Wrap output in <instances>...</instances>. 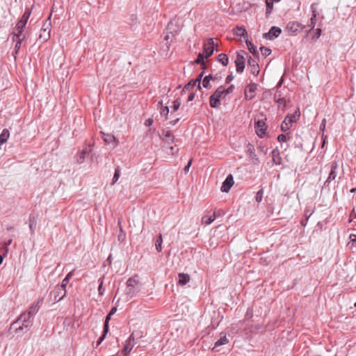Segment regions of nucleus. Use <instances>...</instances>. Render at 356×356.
I'll return each instance as SVG.
<instances>
[{
    "instance_id": "obj_1",
    "label": "nucleus",
    "mask_w": 356,
    "mask_h": 356,
    "mask_svg": "<svg viewBox=\"0 0 356 356\" xmlns=\"http://www.w3.org/2000/svg\"><path fill=\"white\" fill-rule=\"evenodd\" d=\"M234 88V85H231L227 89L223 86L218 87L214 93L209 97V104L211 108H218L220 106V99H223L226 95L232 93Z\"/></svg>"
},
{
    "instance_id": "obj_2",
    "label": "nucleus",
    "mask_w": 356,
    "mask_h": 356,
    "mask_svg": "<svg viewBox=\"0 0 356 356\" xmlns=\"http://www.w3.org/2000/svg\"><path fill=\"white\" fill-rule=\"evenodd\" d=\"M31 316L26 312L20 315L16 321L10 327V330L17 333L27 332L30 325V318Z\"/></svg>"
},
{
    "instance_id": "obj_3",
    "label": "nucleus",
    "mask_w": 356,
    "mask_h": 356,
    "mask_svg": "<svg viewBox=\"0 0 356 356\" xmlns=\"http://www.w3.org/2000/svg\"><path fill=\"white\" fill-rule=\"evenodd\" d=\"M138 275L130 277L127 281V286L124 291V294L127 300L131 299L139 293L142 286L141 282L137 279Z\"/></svg>"
},
{
    "instance_id": "obj_4",
    "label": "nucleus",
    "mask_w": 356,
    "mask_h": 356,
    "mask_svg": "<svg viewBox=\"0 0 356 356\" xmlns=\"http://www.w3.org/2000/svg\"><path fill=\"white\" fill-rule=\"evenodd\" d=\"M31 11L29 9H26L23 14L22 18L19 19V21L17 23L14 31H13V35L16 38H20L22 36H25L23 34L24 29L25 28V26L27 23V21L29 18L30 17Z\"/></svg>"
},
{
    "instance_id": "obj_5",
    "label": "nucleus",
    "mask_w": 356,
    "mask_h": 356,
    "mask_svg": "<svg viewBox=\"0 0 356 356\" xmlns=\"http://www.w3.org/2000/svg\"><path fill=\"white\" fill-rule=\"evenodd\" d=\"M300 116V111L299 109L296 111L294 114L288 115L281 124V129L282 131H288L293 122H296Z\"/></svg>"
},
{
    "instance_id": "obj_6",
    "label": "nucleus",
    "mask_w": 356,
    "mask_h": 356,
    "mask_svg": "<svg viewBox=\"0 0 356 356\" xmlns=\"http://www.w3.org/2000/svg\"><path fill=\"white\" fill-rule=\"evenodd\" d=\"M247 55V53L244 51H241L237 52L236 58L235 60V64L236 67L237 72H242L245 68V56Z\"/></svg>"
},
{
    "instance_id": "obj_7",
    "label": "nucleus",
    "mask_w": 356,
    "mask_h": 356,
    "mask_svg": "<svg viewBox=\"0 0 356 356\" xmlns=\"http://www.w3.org/2000/svg\"><path fill=\"white\" fill-rule=\"evenodd\" d=\"M215 43L213 38L207 39L203 43V53L205 54V58L210 57L214 51Z\"/></svg>"
},
{
    "instance_id": "obj_8",
    "label": "nucleus",
    "mask_w": 356,
    "mask_h": 356,
    "mask_svg": "<svg viewBox=\"0 0 356 356\" xmlns=\"http://www.w3.org/2000/svg\"><path fill=\"white\" fill-rule=\"evenodd\" d=\"M51 15L49 17L46 22L44 24L42 28L41 29L40 33L39 35V38L42 40V42L47 41L50 38V22H47V21L50 20Z\"/></svg>"
},
{
    "instance_id": "obj_9",
    "label": "nucleus",
    "mask_w": 356,
    "mask_h": 356,
    "mask_svg": "<svg viewBox=\"0 0 356 356\" xmlns=\"http://www.w3.org/2000/svg\"><path fill=\"white\" fill-rule=\"evenodd\" d=\"M136 344L135 339L133 335H130L128 339L126 340L124 348L122 349V354L124 356H127Z\"/></svg>"
},
{
    "instance_id": "obj_10",
    "label": "nucleus",
    "mask_w": 356,
    "mask_h": 356,
    "mask_svg": "<svg viewBox=\"0 0 356 356\" xmlns=\"http://www.w3.org/2000/svg\"><path fill=\"white\" fill-rule=\"evenodd\" d=\"M339 168V164L337 161H333L330 166V172L329 173V176L326 181H325V185H329V184L334 180L337 177V170Z\"/></svg>"
},
{
    "instance_id": "obj_11",
    "label": "nucleus",
    "mask_w": 356,
    "mask_h": 356,
    "mask_svg": "<svg viewBox=\"0 0 356 356\" xmlns=\"http://www.w3.org/2000/svg\"><path fill=\"white\" fill-rule=\"evenodd\" d=\"M281 33L282 30L280 28L272 26L268 33L264 34V38L265 39L272 40L277 38Z\"/></svg>"
},
{
    "instance_id": "obj_12",
    "label": "nucleus",
    "mask_w": 356,
    "mask_h": 356,
    "mask_svg": "<svg viewBox=\"0 0 356 356\" xmlns=\"http://www.w3.org/2000/svg\"><path fill=\"white\" fill-rule=\"evenodd\" d=\"M254 129L257 136L263 138L266 134V126L263 120H258L254 124Z\"/></svg>"
},
{
    "instance_id": "obj_13",
    "label": "nucleus",
    "mask_w": 356,
    "mask_h": 356,
    "mask_svg": "<svg viewBox=\"0 0 356 356\" xmlns=\"http://www.w3.org/2000/svg\"><path fill=\"white\" fill-rule=\"evenodd\" d=\"M247 154H248L249 159L252 163H253L254 164L259 163V158L257 157V154H255L254 147L250 143H248L247 145Z\"/></svg>"
},
{
    "instance_id": "obj_14",
    "label": "nucleus",
    "mask_w": 356,
    "mask_h": 356,
    "mask_svg": "<svg viewBox=\"0 0 356 356\" xmlns=\"http://www.w3.org/2000/svg\"><path fill=\"white\" fill-rule=\"evenodd\" d=\"M234 179L233 176L229 174L225 180L223 181L222 185L221 186V191L222 192L228 193L232 188V186L234 185Z\"/></svg>"
},
{
    "instance_id": "obj_15",
    "label": "nucleus",
    "mask_w": 356,
    "mask_h": 356,
    "mask_svg": "<svg viewBox=\"0 0 356 356\" xmlns=\"http://www.w3.org/2000/svg\"><path fill=\"white\" fill-rule=\"evenodd\" d=\"M257 86L255 83L249 84L245 91V97L247 99H252L254 97V92Z\"/></svg>"
},
{
    "instance_id": "obj_16",
    "label": "nucleus",
    "mask_w": 356,
    "mask_h": 356,
    "mask_svg": "<svg viewBox=\"0 0 356 356\" xmlns=\"http://www.w3.org/2000/svg\"><path fill=\"white\" fill-rule=\"evenodd\" d=\"M311 9L312 12V16L309 20V23L308 26L310 27V29H313L316 24V15H317V8L316 4L313 3L311 6Z\"/></svg>"
},
{
    "instance_id": "obj_17",
    "label": "nucleus",
    "mask_w": 356,
    "mask_h": 356,
    "mask_svg": "<svg viewBox=\"0 0 356 356\" xmlns=\"http://www.w3.org/2000/svg\"><path fill=\"white\" fill-rule=\"evenodd\" d=\"M248 65L250 67L251 73L254 76H257L259 72V67L257 62L250 57L248 59Z\"/></svg>"
},
{
    "instance_id": "obj_18",
    "label": "nucleus",
    "mask_w": 356,
    "mask_h": 356,
    "mask_svg": "<svg viewBox=\"0 0 356 356\" xmlns=\"http://www.w3.org/2000/svg\"><path fill=\"white\" fill-rule=\"evenodd\" d=\"M287 29L293 33H297L303 29V26L297 22H289Z\"/></svg>"
},
{
    "instance_id": "obj_19",
    "label": "nucleus",
    "mask_w": 356,
    "mask_h": 356,
    "mask_svg": "<svg viewBox=\"0 0 356 356\" xmlns=\"http://www.w3.org/2000/svg\"><path fill=\"white\" fill-rule=\"evenodd\" d=\"M74 270H72V271H70L67 275V276L63 280L62 284L60 285V286H61V288H60L61 291H62L63 292V294H62L63 296H65V295H66V286L68 284V282L70 281V279L72 277Z\"/></svg>"
},
{
    "instance_id": "obj_20",
    "label": "nucleus",
    "mask_w": 356,
    "mask_h": 356,
    "mask_svg": "<svg viewBox=\"0 0 356 356\" xmlns=\"http://www.w3.org/2000/svg\"><path fill=\"white\" fill-rule=\"evenodd\" d=\"M61 286H57L54 291H53L52 293H51V295L54 294V299H53V301L54 302H59L60 300H61L62 299H63V298L65 296H63L62 294H63V291H61Z\"/></svg>"
},
{
    "instance_id": "obj_21",
    "label": "nucleus",
    "mask_w": 356,
    "mask_h": 356,
    "mask_svg": "<svg viewBox=\"0 0 356 356\" xmlns=\"http://www.w3.org/2000/svg\"><path fill=\"white\" fill-rule=\"evenodd\" d=\"M90 152V149L88 147H85L81 151L79 152L76 155V161L79 163H81L85 160V157L86 154H88Z\"/></svg>"
},
{
    "instance_id": "obj_22",
    "label": "nucleus",
    "mask_w": 356,
    "mask_h": 356,
    "mask_svg": "<svg viewBox=\"0 0 356 356\" xmlns=\"http://www.w3.org/2000/svg\"><path fill=\"white\" fill-rule=\"evenodd\" d=\"M102 134L104 136V140L105 141V143H106L107 144L113 143L114 147L118 146L119 142L113 135L110 134H106L104 133H102Z\"/></svg>"
},
{
    "instance_id": "obj_23",
    "label": "nucleus",
    "mask_w": 356,
    "mask_h": 356,
    "mask_svg": "<svg viewBox=\"0 0 356 356\" xmlns=\"http://www.w3.org/2000/svg\"><path fill=\"white\" fill-rule=\"evenodd\" d=\"M271 154L273 163L275 165L281 164L282 158L280 155V151L277 148L272 151Z\"/></svg>"
},
{
    "instance_id": "obj_24",
    "label": "nucleus",
    "mask_w": 356,
    "mask_h": 356,
    "mask_svg": "<svg viewBox=\"0 0 356 356\" xmlns=\"http://www.w3.org/2000/svg\"><path fill=\"white\" fill-rule=\"evenodd\" d=\"M178 283L181 285H185L190 281V275L188 274L181 273L178 275Z\"/></svg>"
},
{
    "instance_id": "obj_25",
    "label": "nucleus",
    "mask_w": 356,
    "mask_h": 356,
    "mask_svg": "<svg viewBox=\"0 0 356 356\" xmlns=\"http://www.w3.org/2000/svg\"><path fill=\"white\" fill-rule=\"evenodd\" d=\"M162 136H163V140H164L165 142H173L174 140V136L172 134V132L170 130H163L162 131Z\"/></svg>"
},
{
    "instance_id": "obj_26",
    "label": "nucleus",
    "mask_w": 356,
    "mask_h": 356,
    "mask_svg": "<svg viewBox=\"0 0 356 356\" xmlns=\"http://www.w3.org/2000/svg\"><path fill=\"white\" fill-rule=\"evenodd\" d=\"M42 300H38L36 303L33 304L29 307V309L28 312H26L30 316L32 317L34 316L40 308V304L41 303Z\"/></svg>"
},
{
    "instance_id": "obj_27",
    "label": "nucleus",
    "mask_w": 356,
    "mask_h": 356,
    "mask_svg": "<svg viewBox=\"0 0 356 356\" xmlns=\"http://www.w3.org/2000/svg\"><path fill=\"white\" fill-rule=\"evenodd\" d=\"M234 33L236 35L241 38H245L248 35L247 31L244 26H237L235 29H234Z\"/></svg>"
},
{
    "instance_id": "obj_28",
    "label": "nucleus",
    "mask_w": 356,
    "mask_h": 356,
    "mask_svg": "<svg viewBox=\"0 0 356 356\" xmlns=\"http://www.w3.org/2000/svg\"><path fill=\"white\" fill-rule=\"evenodd\" d=\"M197 86V88L199 90L201 89L200 85V79H195L194 80L191 81L187 85H186L183 89V91L188 90L190 87H194Z\"/></svg>"
},
{
    "instance_id": "obj_29",
    "label": "nucleus",
    "mask_w": 356,
    "mask_h": 356,
    "mask_svg": "<svg viewBox=\"0 0 356 356\" xmlns=\"http://www.w3.org/2000/svg\"><path fill=\"white\" fill-rule=\"evenodd\" d=\"M274 99L280 105L284 106L286 103V99L282 97V94L280 91L275 92L274 95Z\"/></svg>"
},
{
    "instance_id": "obj_30",
    "label": "nucleus",
    "mask_w": 356,
    "mask_h": 356,
    "mask_svg": "<svg viewBox=\"0 0 356 356\" xmlns=\"http://www.w3.org/2000/svg\"><path fill=\"white\" fill-rule=\"evenodd\" d=\"M25 36H22L20 38H16L13 36V41L15 42V53L17 54L19 49L21 47L22 42L24 40Z\"/></svg>"
},
{
    "instance_id": "obj_31",
    "label": "nucleus",
    "mask_w": 356,
    "mask_h": 356,
    "mask_svg": "<svg viewBox=\"0 0 356 356\" xmlns=\"http://www.w3.org/2000/svg\"><path fill=\"white\" fill-rule=\"evenodd\" d=\"M218 61L223 66H227L229 63V58L225 54H220L218 56Z\"/></svg>"
},
{
    "instance_id": "obj_32",
    "label": "nucleus",
    "mask_w": 356,
    "mask_h": 356,
    "mask_svg": "<svg viewBox=\"0 0 356 356\" xmlns=\"http://www.w3.org/2000/svg\"><path fill=\"white\" fill-rule=\"evenodd\" d=\"M229 342L226 335L220 337L217 341H216L213 349H216L218 346L225 345Z\"/></svg>"
},
{
    "instance_id": "obj_33",
    "label": "nucleus",
    "mask_w": 356,
    "mask_h": 356,
    "mask_svg": "<svg viewBox=\"0 0 356 356\" xmlns=\"http://www.w3.org/2000/svg\"><path fill=\"white\" fill-rule=\"evenodd\" d=\"M246 44L248 50L255 56H259V52L257 50L255 46L250 41L246 40Z\"/></svg>"
},
{
    "instance_id": "obj_34",
    "label": "nucleus",
    "mask_w": 356,
    "mask_h": 356,
    "mask_svg": "<svg viewBox=\"0 0 356 356\" xmlns=\"http://www.w3.org/2000/svg\"><path fill=\"white\" fill-rule=\"evenodd\" d=\"M162 243L163 238L162 235L160 234L155 241V247L158 252H161L162 250Z\"/></svg>"
},
{
    "instance_id": "obj_35",
    "label": "nucleus",
    "mask_w": 356,
    "mask_h": 356,
    "mask_svg": "<svg viewBox=\"0 0 356 356\" xmlns=\"http://www.w3.org/2000/svg\"><path fill=\"white\" fill-rule=\"evenodd\" d=\"M216 219V214L213 213V214L209 217L208 216H203L202 218V221L203 223L206 225H210L211 222L214 221Z\"/></svg>"
},
{
    "instance_id": "obj_36",
    "label": "nucleus",
    "mask_w": 356,
    "mask_h": 356,
    "mask_svg": "<svg viewBox=\"0 0 356 356\" xmlns=\"http://www.w3.org/2000/svg\"><path fill=\"white\" fill-rule=\"evenodd\" d=\"M9 136V131L7 129H4L0 135V140L4 143L8 140Z\"/></svg>"
},
{
    "instance_id": "obj_37",
    "label": "nucleus",
    "mask_w": 356,
    "mask_h": 356,
    "mask_svg": "<svg viewBox=\"0 0 356 356\" xmlns=\"http://www.w3.org/2000/svg\"><path fill=\"white\" fill-rule=\"evenodd\" d=\"M204 58H206L205 54L204 53H200L195 63L197 64H201L202 65V67L205 68V63L204 62Z\"/></svg>"
},
{
    "instance_id": "obj_38",
    "label": "nucleus",
    "mask_w": 356,
    "mask_h": 356,
    "mask_svg": "<svg viewBox=\"0 0 356 356\" xmlns=\"http://www.w3.org/2000/svg\"><path fill=\"white\" fill-rule=\"evenodd\" d=\"M120 176V169L119 167H118L115 170V173H114L112 183H111L112 185H113L118 180Z\"/></svg>"
},
{
    "instance_id": "obj_39",
    "label": "nucleus",
    "mask_w": 356,
    "mask_h": 356,
    "mask_svg": "<svg viewBox=\"0 0 356 356\" xmlns=\"http://www.w3.org/2000/svg\"><path fill=\"white\" fill-rule=\"evenodd\" d=\"M274 0H266V13H270L273 7Z\"/></svg>"
},
{
    "instance_id": "obj_40",
    "label": "nucleus",
    "mask_w": 356,
    "mask_h": 356,
    "mask_svg": "<svg viewBox=\"0 0 356 356\" xmlns=\"http://www.w3.org/2000/svg\"><path fill=\"white\" fill-rule=\"evenodd\" d=\"M260 50H261V54L264 56H268L271 54V50L269 48H267L266 47H261Z\"/></svg>"
},
{
    "instance_id": "obj_41",
    "label": "nucleus",
    "mask_w": 356,
    "mask_h": 356,
    "mask_svg": "<svg viewBox=\"0 0 356 356\" xmlns=\"http://www.w3.org/2000/svg\"><path fill=\"white\" fill-rule=\"evenodd\" d=\"M181 105V99H177L176 100H175L173 102V106H172V109L174 111H176L178 110V108H179Z\"/></svg>"
},
{
    "instance_id": "obj_42",
    "label": "nucleus",
    "mask_w": 356,
    "mask_h": 356,
    "mask_svg": "<svg viewBox=\"0 0 356 356\" xmlns=\"http://www.w3.org/2000/svg\"><path fill=\"white\" fill-rule=\"evenodd\" d=\"M120 224H121V222L120 220L118 221V225L120 226V234L118 236V240L120 241H123L125 238V234L122 231V229L120 226Z\"/></svg>"
},
{
    "instance_id": "obj_43",
    "label": "nucleus",
    "mask_w": 356,
    "mask_h": 356,
    "mask_svg": "<svg viewBox=\"0 0 356 356\" xmlns=\"http://www.w3.org/2000/svg\"><path fill=\"white\" fill-rule=\"evenodd\" d=\"M99 282H100V283H99V286L98 288V291H99V295L102 296L104 292V289L103 288V283H104L103 278H101L99 280Z\"/></svg>"
},
{
    "instance_id": "obj_44",
    "label": "nucleus",
    "mask_w": 356,
    "mask_h": 356,
    "mask_svg": "<svg viewBox=\"0 0 356 356\" xmlns=\"http://www.w3.org/2000/svg\"><path fill=\"white\" fill-rule=\"evenodd\" d=\"M160 113H161V115H164L165 117H167V115L169 113V108H168V106H164V107L161 108Z\"/></svg>"
},
{
    "instance_id": "obj_45",
    "label": "nucleus",
    "mask_w": 356,
    "mask_h": 356,
    "mask_svg": "<svg viewBox=\"0 0 356 356\" xmlns=\"http://www.w3.org/2000/svg\"><path fill=\"white\" fill-rule=\"evenodd\" d=\"M209 83H210V81L209 79V77H204L203 79V80H202V86H203L204 88H210Z\"/></svg>"
},
{
    "instance_id": "obj_46",
    "label": "nucleus",
    "mask_w": 356,
    "mask_h": 356,
    "mask_svg": "<svg viewBox=\"0 0 356 356\" xmlns=\"http://www.w3.org/2000/svg\"><path fill=\"white\" fill-rule=\"evenodd\" d=\"M262 195H263V190L261 189L257 193L256 201L257 202H260L261 201V200H262Z\"/></svg>"
},
{
    "instance_id": "obj_47",
    "label": "nucleus",
    "mask_w": 356,
    "mask_h": 356,
    "mask_svg": "<svg viewBox=\"0 0 356 356\" xmlns=\"http://www.w3.org/2000/svg\"><path fill=\"white\" fill-rule=\"evenodd\" d=\"M325 127H326V120L324 118L322 120L321 124L320 125V131L323 133L325 130Z\"/></svg>"
},
{
    "instance_id": "obj_48",
    "label": "nucleus",
    "mask_w": 356,
    "mask_h": 356,
    "mask_svg": "<svg viewBox=\"0 0 356 356\" xmlns=\"http://www.w3.org/2000/svg\"><path fill=\"white\" fill-rule=\"evenodd\" d=\"M277 140L279 142H285L287 140V136L284 134H280L278 136Z\"/></svg>"
},
{
    "instance_id": "obj_49",
    "label": "nucleus",
    "mask_w": 356,
    "mask_h": 356,
    "mask_svg": "<svg viewBox=\"0 0 356 356\" xmlns=\"http://www.w3.org/2000/svg\"><path fill=\"white\" fill-rule=\"evenodd\" d=\"M108 321L109 320H107V318H106L105 323H104V331H103L102 334H107L108 332Z\"/></svg>"
},
{
    "instance_id": "obj_50",
    "label": "nucleus",
    "mask_w": 356,
    "mask_h": 356,
    "mask_svg": "<svg viewBox=\"0 0 356 356\" xmlns=\"http://www.w3.org/2000/svg\"><path fill=\"white\" fill-rule=\"evenodd\" d=\"M116 311H117L116 307H113V308L111 309V311H110L109 314L107 315V316H106V318H107V320H110L111 316L112 315H113V314L116 312Z\"/></svg>"
},
{
    "instance_id": "obj_51",
    "label": "nucleus",
    "mask_w": 356,
    "mask_h": 356,
    "mask_svg": "<svg viewBox=\"0 0 356 356\" xmlns=\"http://www.w3.org/2000/svg\"><path fill=\"white\" fill-rule=\"evenodd\" d=\"M253 311L252 309H248L246 312L245 319H249L252 316Z\"/></svg>"
},
{
    "instance_id": "obj_52",
    "label": "nucleus",
    "mask_w": 356,
    "mask_h": 356,
    "mask_svg": "<svg viewBox=\"0 0 356 356\" xmlns=\"http://www.w3.org/2000/svg\"><path fill=\"white\" fill-rule=\"evenodd\" d=\"M106 336V335H102V337H99V339L96 342V347H97L104 341Z\"/></svg>"
},
{
    "instance_id": "obj_53",
    "label": "nucleus",
    "mask_w": 356,
    "mask_h": 356,
    "mask_svg": "<svg viewBox=\"0 0 356 356\" xmlns=\"http://www.w3.org/2000/svg\"><path fill=\"white\" fill-rule=\"evenodd\" d=\"M233 79H234V76L232 74L228 75L226 78L225 81L227 83H229V82H231L233 80Z\"/></svg>"
},
{
    "instance_id": "obj_54",
    "label": "nucleus",
    "mask_w": 356,
    "mask_h": 356,
    "mask_svg": "<svg viewBox=\"0 0 356 356\" xmlns=\"http://www.w3.org/2000/svg\"><path fill=\"white\" fill-rule=\"evenodd\" d=\"M152 123H153V120L150 118L147 119L145 122V124L147 127L151 126Z\"/></svg>"
},
{
    "instance_id": "obj_55",
    "label": "nucleus",
    "mask_w": 356,
    "mask_h": 356,
    "mask_svg": "<svg viewBox=\"0 0 356 356\" xmlns=\"http://www.w3.org/2000/svg\"><path fill=\"white\" fill-rule=\"evenodd\" d=\"M194 97H195V93L191 92L188 97V101L191 102V101L193 100Z\"/></svg>"
},
{
    "instance_id": "obj_56",
    "label": "nucleus",
    "mask_w": 356,
    "mask_h": 356,
    "mask_svg": "<svg viewBox=\"0 0 356 356\" xmlns=\"http://www.w3.org/2000/svg\"><path fill=\"white\" fill-rule=\"evenodd\" d=\"M191 163H192V160H190L189 162L188 163V164L186 165V167L184 168V171L185 172H188L191 165Z\"/></svg>"
},
{
    "instance_id": "obj_57",
    "label": "nucleus",
    "mask_w": 356,
    "mask_h": 356,
    "mask_svg": "<svg viewBox=\"0 0 356 356\" xmlns=\"http://www.w3.org/2000/svg\"><path fill=\"white\" fill-rule=\"evenodd\" d=\"M321 34V29H317L316 30V37L319 38Z\"/></svg>"
},
{
    "instance_id": "obj_58",
    "label": "nucleus",
    "mask_w": 356,
    "mask_h": 356,
    "mask_svg": "<svg viewBox=\"0 0 356 356\" xmlns=\"http://www.w3.org/2000/svg\"><path fill=\"white\" fill-rule=\"evenodd\" d=\"M30 229L33 231L35 227V222L34 221L31 220L30 225H29Z\"/></svg>"
},
{
    "instance_id": "obj_59",
    "label": "nucleus",
    "mask_w": 356,
    "mask_h": 356,
    "mask_svg": "<svg viewBox=\"0 0 356 356\" xmlns=\"http://www.w3.org/2000/svg\"><path fill=\"white\" fill-rule=\"evenodd\" d=\"M261 149V151L264 154H267V152H268V149L265 147H260Z\"/></svg>"
},
{
    "instance_id": "obj_60",
    "label": "nucleus",
    "mask_w": 356,
    "mask_h": 356,
    "mask_svg": "<svg viewBox=\"0 0 356 356\" xmlns=\"http://www.w3.org/2000/svg\"><path fill=\"white\" fill-rule=\"evenodd\" d=\"M12 243V239L8 240L7 242H6L5 245L6 246V251H8V246L10 245Z\"/></svg>"
},
{
    "instance_id": "obj_61",
    "label": "nucleus",
    "mask_w": 356,
    "mask_h": 356,
    "mask_svg": "<svg viewBox=\"0 0 356 356\" xmlns=\"http://www.w3.org/2000/svg\"><path fill=\"white\" fill-rule=\"evenodd\" d=\"M179 120V118H177V119H176V120H172V121H170V124L171 125L174 126V125H175V124H176V123H177Z\"/></svg>"
},
{
    "instance_id": "obj_62",
    "label": "nucleus",
    "mask_w": 356,
    "mask_h": 356,
    "mask_svg": "<svg viewBox=\"0 0 356 356\" xmlns=\"http://www.w3.org/2000/svg\"><path fill=\"white\" fill-rule=\"evenodd\" d=\"M350 216L351 217L354 216L355 218H356V207L353 209Z\"/></svg>"
},
{
    "instance_id": "obj_63",
    "label": "nucleus",
    "mask_w": 356,
    "mask_h": 356,
    "mask_svg": "<svg viewBox=\"0 0 356 356\" xmlns=\"http://www.w3.org/2000/svg\"><path fill=\"white\" fill-rule=\"evenodd\" d=\"M205 77H209V81L216 79V78H214L211 74L206 76Z\"/></svg>"
},
{
    "instance_id": "obj_64",
    "label": "nucleus",
    "mask_w": 356,
    "mask_h": 356,
    "mask_svg": "<svg viewBox=\"0 0 356 356\" xmlns=\"http://www.w3.org/2000/svg\"><path fill=\"white\" fill-rule=\"evenodd\" d=\"M350 238L352 239L353 241H356V235H350Z\"/></svg>"
}]
</instances>
